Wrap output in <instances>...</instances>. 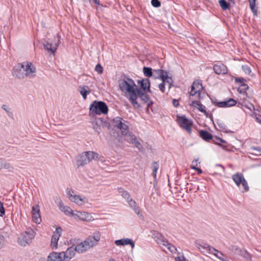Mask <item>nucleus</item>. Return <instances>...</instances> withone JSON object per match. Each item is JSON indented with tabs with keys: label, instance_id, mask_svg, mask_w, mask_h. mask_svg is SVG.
<instances>
[{
	"label": "nucleus",
	"instance_id": "2f4dec72",
	"mask_svg": "<svg viewBox=\"0 0 261 261\" xmlns=\"http://www.w3.org/2000/svg\"><path fill=\"white\" fill-rule=\"evenodd\" d=\"M123 135H124V140L129 143L133 144L135 140H137L135 135L132 132H128V130L124 132Z\"/></svg>",
	"mask_w": 261,
	"mask_h": 261
},
{
	"label": "nucleus",
	"instance_id": "39448f33",
	"mask_svg": "<svg viewBox=\"0 0 261 261\" xmlns=\"http://www.w3.org/2000/svg\"><path fill=\"white\" fill-rule=\"evenodd\" d=\"M67 197L72 202L75 203L76 205L82 206L88 202V200L86 197H82L81 195H76L72 189L67 190Z\"/></svg>",
	"mask_w": 261,
	"mask_h": 261
},
{
	"label": "nucleus",
	"instance_id": "2eb2a0df",
	"mask_svg": "<svg viewBox=\"0 0 261 261\" xmlns=\"http://www.w3.org/2000/svg\"><path fill=\"white\" fill-rule=\"evenodd\" d=\"M146 92H143L141 89L138 88L135 93L137 95V98L138 97H140L144 103L147 104V110H148L149 107L151 105L153 102L150 99L149 96L146 93Z\"/></svg>",
	"mask_w": 261,
	"mask_h": 261
},
{
	"label": "nucleus",
	"instance_id": "a18cd8bd",
	"mask_svg": "<svg viewBox=\"0 0 261 261\" xmlns=\"http://www.w3.org/2000/svg\"><path fill=\"white\" fill-rule=\"evenodd\" d=\"M256 0H249L250 9L254 13H256V10L255 9Z\"/></svg>",
	"mask_w": 261,
	"mask_h": 261
},
{
	"label": "nucleus",
	"instance_id": "58836bf2",
	"mask_svg": "<svg viewBox=\"0 0 261 261\" xmlns=\"http://www.w3.org/2000/svg\"><path fill=\"white\" fill-rule=\"evenodd\" d=\"M32 215L33 221L34 222H35L36 223L40 224L41 222L40 213H37V214L34 213V214H32Z\"/></svg>",
	"mask_w": 261,
	"mask_h": 261
},
{
	"label": "nucleus",
	"instance_id": "7c9ffc66",
	"mask_svg": "<svg viewBox=\"0 0 261 261\" xmlns=\"http://www.w3.org/2000/svg\"><path fill=\"white\" fill-rule=\"evenodd\" d=\"M190 105L193 107L197 109L199 111L203 113L205 115H207V112L205 110L204 106L202 105L200 102L198 101H192Z\"/></svg>",
	"mask_w": 261,
	"mask_h": 261
},
{
	"label": "nucleus",
	"instance_id": "b1692460",
	"mask_svg": "<svg viewBox=\"0 0 261 261\" xmlns=\"http://www.w3.org/2000/svg\"><path fill=\"white\" fill-rule=\"evenodd\" d=\"M58 205L60 210L62 212H64L65 214L71 215L73 210H72V209L70 207L64 205L62 200L60 198L58 199Z\"/></svg>",
	"mask_w": 261,
	"mask_h": 261
},
{
	"label": "nucleus",
	"instance_id": "a19ab883",
	"mask_svg": "<svg viewBox=\"0 0 261 261\" xmlns=\"http://www.w3.org/2000/svg\"><path fill=\"white\" fill-rule=\"evenodd\" d=\"M249 89V87L246 84H241L238 89V91L240 93H244Z\"/></svg>",
	"mask_w": 261,
	"mask_h": 261
},
{
	"label": "nucleus",
	"instance_id": "6ab92c4d",
	"mask_svg": "<svg viewBox=\"0 0 261 261\" xmlns=\"http://www.w3.org/2000/svg\"><path fill=\"white\" fill-rule=\"evenodd\" d=\"M214 103L220 108H227L234 106L237 103V101L233 98H229L226 101L221 102L215 101Z\"/></svg>",
	"mask_w": 261,
	"mask_h": 261
},
{
	"label": "nucleus",
	"instance_id": "0eeeda50",
	"mask_svg": "<svg viewBox=\"0 0 261 261\" xmlns=\"http://www.w3.org/2000/svg\"><path fill=\"white\" fill-rule=\"evenodd\" d=\"M21 67L24 69L25 77L32 79L36 76V69L31 62H24L21 63Z\"/></svg>",
	"mask_w": 261,
	"mask_h": 261
},
{
	"label": "nucleus",
	"instance_id": "1a4fd4ad",
	"mask_svg": "<svg viewBox=\"0 0 261 261\" xmlns=\"http://www.w3.org/2000/svg\"><path fill=\"white\" fill-rule=\"evenodd\" d=\"M71 216H73L74 219H79L82 221L90 222L94 220L92 216L90 213L86 212L73 211Z\"/></svg>",
	"mask_w": 261,
	"mask_h": 261
},
{
	"label": "nucleus",
	"instance_id": "4d7b16f0",
	"mask_svg": "<svg viewBox=\"0 0 261 261\" xmlns=\"http://www.w3.org/2000/svg\"><path fill=\"white\" fill-rule=\"evenodd\" d=\"M198 161V159H196V160H194L193 161L192 164V165L191 166V168L192 169L196 170V169L197 168H196L197 166H195V165H194V164H195V162H197Z\"/></svg>",
	"mask_w": 261,
	"mask_h": 261
},
{
	"label": "nucleus",
	"instance_id": "e433bc0d",
	"mask_svg": "<svg viewBox=\"0 0 261 261\" xmlns=\"http://www.w3.org/2000/svg\"><path fill=\"white\" fill-rule=\"evenodd\" d=\"M163 245L166 246L167 249L172 253H175L177 251V249L175 246L171 243H169L168 241L166 243H164Z\"/></svg>",
	"mask_w": 261,
	"mask_h": 261
},
{
	"label": "nucleus",
	"instance_id": "13d9d810",
	"mask_svg": "<svg viewBox=\"0 0 261 261\" xmlns=\"http://www.w3.org/2000/svg\"><path fill=\"white\" fill-rule=\"evenodd\" d=\"M213 254H214L215 255H216L219 259H221V256H223V254L221 252H219V251H218V252H215V253H213Z\"/></svg>",
	"mask_w": 261,
	"mask_h": 261
},
{
	"label": "nucleus",
	"instance_id": "393cba45",
	"mask_svg": "<svg viewBox=\"0 0 261 261\" xmlns=\"http://www.w3.org/2000/svg\"><path fill=\"white\" fill-rule=\"evenodd\" d=\"M115 244L117 246H123L129 244L132 248L135 247V243L132 240L126 238L116 240Z\"/></svg>",
	"mask_w": 261,
	"mask_h": 261
},
{
	"label": "nucleus",
	"instance_id": "4c0bfd02",
	"mask_svg": "<svg viewBox=\"0 0 261 261\" xmlns=\"http://www.w3.org/2000/svg\"><path fill=\"white\" fill-rule=\"evenodd\" d=\"M219 3L221 8L224 10H226L229 8V5L225 0H219Z\"/></svg>",
	"mask_w": 261,
	"mask_h": 261
},
{
	"label": "nucleus",
	"instance_id": "69168bd1",
	"mask_svg": "<svg viewBox=\"0 0 261 261\" xmlns=\"http://www.w3.org/2000/svg\"><path fill=\"white\" fill-rule=\"evenodd\" d=\"M198 163L199 164L200 163H199V162H198V161L197 162H195L194 165H195V166H197V165H198Z\"/></svg>",
	"mask_w": 261,
	"mask_h": 261
},
{
	"label": "nucleus",
	"instance_id": "de8ad7c7",
	"mask_svg": "<svg viewBox=\"0 0 261 261\" xmlns=\"http://www.w3.org/2000/svg\"><path fill=\"white\" fill-rule=\"evenodd\" d=\"M133 144H135V146L139 149V151H144V148L142 146L141 143L137 141V140H135Z\"/></svg>",
	"mask_w": 261,
	"mask_h": 261
},
{
	"label": "nucleus",
	"instance_id": "603ef678",
	"mask_svg": "<svg viewBox=\"0 0 261 261\" xmlns=\"http://www.w3.org/2000/svg\"><path fill=\"white\" fill-rule=\"evenodd\" d=\"M151 4L156 8L159 7L161 6V3L159 0H151Z\"/></svg>",
	"mask_w": 261,
	"mask_h": 261
},
{
	"label": "nucleus",
	"instance_id": "f03ea898",
	"mask_svg": "<svg viewBox=\"0 0 261 261\" xmlns=\"http://www.w3.org/2000/svg\"><path fill=\"white\" fill-rule=\"evenodd\" d=\"M98 154L92 151H85L77 154L75 157V165L77 168L84 167L92 160L98 159Z\"/></svg>",
	"mask_w": 261,
	"mask_h": 261
},
{
	"label": "nucleus",
	"instance_id": "9d476101",
	"mask_svg": "<svg viewBox=\"0 0 261 261\" xmlns=\"http://www.w3.org/2000/svg\"><path fill=\"white\" fill-rule=\"evenodd\" d=\"M101 233L99 231H95L92 236H89L85 240V243H87V246L90 249L97 245L98 242L100 240Z\"/></svg>",
	"mask_w": 261,
	"mask_h": 261
},
{
	"label": "nucleus",
	"instance_id": "412c9836",
	"mask_svg": "<svg viewBox=\"0 0 261 261\" xmlns=\"http://www.w3.org/2000/svg\"><path fill=\"white\" fill-rule=\"evenodd\" d=\"M213 70L217 74H225L227 72V67L221 63L215 64Z\"/></svg>",
	"mask_w": 261,
	"mask_h": 261
},
{
	"label": "nucleus",
	"instance_id": "37998d69",
	"mask_svg": "<svg viewBox=\"0 0 261 261\" xmlns=\"http://www.w3.org/2000/svg\"><path fill=\"white\" fill-rule=\"evenodd\" d=\"M163 72V70L155 69L153 71V75H154L155 78H160Z\"/></svg>",
	"mask_w": 261,
	"mask_h": 261
},
{
	"label": "nucleus",
	"instance_id": "c03bdc74",
	"mask_svg": "<svg viewBox=\"0 0 261 261\" xmlns=\"http://www.w3.org/2000/svg\"><path fill=\"white\" fill-rule=\"evenodd\" d=\"M160 79H162V80L163 81V82H167V83H169V84H170V83L172 81L171 79L169 78L168 74H166V75H164V74H163V73L162 74Z\"/></svg>",
	"mask_w": 261,
	"mask_h": 261
},
{
	"label": "nucleus",
	"instance_id": "4be33fe9",
	"mask_svg": "<svg viewBox=\"0 0 261 261\" xmlns=\"http://www.w3.org/2000/svg\"><path fill=\"white\" fill-rule=\"evenodd\" d=\"M199 249L201 251L204 253H215V252H217L218 251L215 249L213 247H210L208 245L206 244H202L199 245Z\"/></svg>",
	"mask_w": 261,
	"mask_h": 261
},
{
	"label": "nucleus",
	"instance_id": "f704fd0d",
	"mask_svg": "<svg viewBox=\"0 0 261 261\" xmlns=\"http://www.w3.org/2000/svg\"><path fill=\"white\" fill-rule=\"evenodd\" d=\"M143 72L144 75L147 77H150L153 75V71L150 67H144Z\"/></svg>",
	"mask_w": 261,
	"mask_h": 261
},
{
	"label": "nucleus",
	"instance_id": "6e6552de",
	"mask_svg": "<svg viewBox=\"0 0 261 261\" xmlns=\"http://www.w3.org/2000/svg\"><path fill=\"white\" fill-rule=\"evenodd\" d=\"M112 125L121 130L122 134L128 129V122L120 117H116L113 119Z\"/></svg>",
	"mask_w": 261,
	"mask_h": 261
},
{
	"label": "nucleus",
	"instance_id": "cd10ccee",
	"mask_svg": "<svg viewBox=\"0 0 261 261\" xmlns=\"http://www.w3.org/2000/svg\"><path fill=\"white\" fill-rule=\"evenodd\" d=\"M2 169H6L9 172H12L14 170V167L10 163L0 158V170Z\"/></svg>",
	"mask_w": 261,
	"mask_h": 261
},
{
	"label": "nucleus",
	"instance_id": "ea45409f",
	"mask_svg": "<svg viewBox=\"0 0 261 261\" xmlns=\"http://www.w3.org/2000/svg\"><path fill=\"white\" fill-rule=\"evenodd\" d=\"M119 192L121 194V196L126 200H128L130 198L129 194L122 188L119 189Z\"/></svg>",
	"mask_w": 261,
	"mask_h": 261
},
{
	"label": "nucleus",
	"instance_id": "49530a36",
	"mask_svg": "<svg viewBox=\"0 0 261 261\" xmlns=\"http://www.w3.org/2000/svg\"><path fill=\"white\" fill-rule=\"evenodd\" d=\"M242 69L246 74H249L251 72L250 68L247 65H242Z\"/></svg>",
	"mask_w": 261,
	"mask_h": 261
},
{
	"label": "nucleus",
	"instance_id": "dca6fc26",
	"mask_svg": "<svg viewBox=\"0 0 261 261\" xmlns=\"http://www.w3.org/2000/svg\"><path fill=\"white\" fill-rule=\"evenodd\" d=\"M62 229L61 227H57L51 237L50 246L53 249H56L58 247V242L61 236Z\"/></svg>",
	"mask_w": 261,
	"mask_h": 261
},
{
	"label": "nucleus",
	"instance_id": "423d86ee",
	"mask_svg": "<svg viewBox=\"0 0 261 261\" xmlns=\"http://www.w3.org/2000/svg\"><path fill=\"white\" fill-rule=\"evenodd\" d=\"M91 122L93 129L98 134L101 132V127L109 129L111 126L110 123L102 118H95Z\"/></svg>",
	"mask_w": 261,
	"mask_h": 261
},
{
	"label": "nucleus",
	"instance_id": "aec40b11",
	"mask_svg": "<svg viewBox=\"0 0 261 261\" xmlns=\"http://www.w3.org/2000/svg\"><path fill=\"white\" fill-rule=\"evenodd\" d=\"M127 201L129 206L134 210L135 213H136L141 219H143V216L141 214L140 207L138 206L136 201L130 197L128 200H127Z\"/></svg>",
	"mask_w": 261,
	"mask_h": 261
},
{
	"label": "nucleus",
	"instance_id": "8fccbe9b",
	"mask_svg": "<svg viewBox=\"0 0 261 261\" xmlns=\"http://www.w3.org/2000/svg\"><path fill=\"white\" fill-rule=\"evenodd\" d=\"M95 70L99 74H101L103 72V67L101 66L100 64H98L96 65Z\"/></svg>",
	"mask_w": 261,
	"mask_h": 261
},
{
	"label": "nucleus",
	"instance_id": "6e6d98bb",
	"mask_svg": "<svg viewBox=\"0 0 261 261\" xmlns=\"http://www.w3.org/2000/svg\"><path fill=\"white\" fill-rule=\"evenodd\" d=\"M172 104L174 107L177 108L179 106L178 100L176 99H173Z\"/></svg>",
	"mask_w": 261,
	"mask_h": 261
},
{
	"label": "nucleus",
	"instance_id": "e2e57ef3",
	"mask_svg": "<svg viewBox=\"0 0 261 261\" xmlns=\"http://www.w3.org/2000/svg\"><path fill=\"white\" fill-rule=\"evenodd\" d=\"M163 74H164V75H166V74H168L167 72L163 70Z\"/></svg>",
	"mask_w": 261,
	"mask_h": 261
},
{
	"label": "nucleus",
	"instance_id": "f8f14e48",
	"mask_svg": "<svg viewBox=\"0 0 261 261\" xmlns=\"http://www.w3.org/2000/svg\"><path fill=\"white\" fill-rule=\"evenodd\" d=\"M177 121L180 126L185 130H186L189 134L191 133V126L192 125V122L188 119L185 116L178 117Z\"/></svg>",
	"mask_w": 261,
	"mask_h": 261
},
{
	"label": "nucleus",
	"instance_id": "c756f323",
	"mask_svg": "<svg viewBox=\"0 0 261 261\" xmlns=\"http://www.w3.org/2000/svg\"><path fill=\"white\" fill-rule=\"evenodd\" d=\"M236 253L239 254L247 260H251V255L247 250L236 248Z\"/></svg>",
	"mask_w": 261,
	"mask_h": 261
},
{
	"label": "nucleus",
	"instance_id": "7ed1b4c3",
	"mask_svg": "<svg viewBox=\"0 0 261 261\" xmlns=\"http://www.w3.org/2000/svg\"><path fill=\"white\" fill-rule=\"evenodd\" d=\"M108 108L106 103L101 101H94L89 107V116L94 118L96 115L107 114Z\"/></svg>",
	"mask_w": 261,
	"mask_h": 261
},
{
	"label": "nucleus",
	"instance_id": "f257e3e1",
	"mask_svg": "<svg viewBox=\"0 0 261 261\" xmlns=\"http://www.w3.org/2000/svg\"><path fill=\"white\" fill-rule=\"evenodd\" d=\"M119 87L125 95H128V99L135 108H140V105L137 101V95L135 93L138 87L132 79L124 76L119 80Z\"/></svg>",
	"mask_w": 261,
	"mask_h": 261
},
{
	"label": "nucleus",
	"instance_id": "bb28decb",
	"mask_svg": "<svg viewBox=\"0 0 261 261\" xmlns=\"http://www.w3.org/2000/svg\"><path fill=\"white\" fill-rule=\"evenodd\" d=\"M138 83L140 84L141 88L143 90L144 92H151L150 89V81L148 79H143L141 81H138Z\"/></svg>",
	"mask_w": 261,
	"mask_h": 261
},
{
	"label": "nucleus",
	"instance_id": "20e7f679",
	"mask_svg": "<svg viewBox=\"0 0 261 261\" xmlns=\"http://www.w3.org/2000/svg\"><path fill=\"white\" fill-rule=\"evenodd\" d=\"M35 234V232L33 229H28L19 236L18 238V243L22 246H25L31 243Z\"/></svg>",
	"mask_w": 261,
	"mask_h": 261
},
{
	"label": "nucleus",
	"instance_id": "f3484780",
	"mask_svg": "<svg viewBox=\"0 0 261 261\" xmlns=\"http://www.w3.org/2000/svg\"><path fill=\"white\" fill-rule=\"evenodd\" d=\"M75 252L74 245L69 247L65 251L61 252L62 255H63V260L70 261L75 256Z\"/></svg>",
	"mask_w": 261,
	"mask_h": 261
},
{
	"label": "nucleus",
	"instance_id": "864d4df0",
	"mask_svg": "<svg viewBox=\"0 0 261 261\" xmlns=\"http://www.w3.org/2000/svg\"><path fill=\"white\" fill-rule=\"evenodd\" d=\"M5 214V209L3 206V203L0 201V216H3Z\"/></svg>",
	"mask_w": 261,
	"mask_h": 261
},
{
	"label": "nucleus",
	"instance_id": "c85d7f7f",
	"mask_svg": "<svg viewBox=\"0 0 261 261\" xmlns=\"http://www.w3.org/2000/svg\"><path fill=\"white\" fill-rule=\"evenodd\" d=\"M74 248L75 251L79 253H82L90 249L87 243H85V241L76 246H74Z\"/></svg>",
	"mask_w": 261,
	"mask_h": 261
},
{
	"label": "nucleus",
	"instance_id": "338daca9",
	"mask_svg": "<svg viewBox=\"0 0 261 261\" xmlns=\"http://www.w3.org/2000/svg\"><path fill=\"white\" fill-rule=\"evenodd\" d=\"M229 1H231V2H232L233 4L234 3V0H229Z\"/></svg>",
	"mask_w": 261,
	"mask_h": 261
},
{
	"label": "nucleus",
	"instance_id": "473e14b6",
	"mask_svg": "<svg viewBox=\"0 0 261 261\" xmlns=\"http://www.w3.org/2000/svg\"><path fill=\"white\" fill-rule=\"evenodd\" d=\"M79 91L80 94L82 95V97L84 99H86L87 98V95L90 94V93L89 88L87 86H80Z\"/></svg>",
	"mask_w": 261,
	"mask_h": 261
},
{
	"label": "nucleus",
	"instance_id": "5fc2aeb1",
	"mask_svg": "<svg viewBox=\"0 0 261 261\" xmlns=\"http://www.w3.org/2000/svg\"><path fill=\"white\" fill-rule=\"evenodd\" d=\"M165 82H163L159 85V88L162 91V92H164L165 87Z\"/></svg>",
	"mask_w": 261,
	"mask_h": 261
},
{
	"label": "nucleus",
	"instance_id": "9b49d317",
	"mask_svg": "<svg viewBox=\"0 0 261 261\" xmlns=\"http://www.w3.org/2000/svg\"><path fill=\"white\" fill-rule=\"evenodd\" d=\"M232 178L238 186H240V185L242 184L245 191L247 192L249 191V187L247 182L242 173H237L233 174L232 176Z\"/></svg>",
	"mask_w": 261,
	"mask_h": 261
},
{
	"label": "nucleus",
	"instance_id": "c9c22d12",
	"mask_svg": "<svg viewBox=\"0 0 261 261\" xmlns=\"http://www.w3.org/2000/svg\"><path fill=\"white\" fill-rule=\"evenodd\" d=\"M159 165L156 162H153L151 165V168L152 169V175L154 178H156V172L159 169Z\"/></svg>",
	"mask_w": 261,
	"mask_h": 261
},
{
	"label": "nucleus",
	"instance_id": "09e8293b",
	"mask_svg": "<svg viewBox=\"0 0 261 261\" xmlns=\"http://www.w3.org/2000/svg\"><path fill=\"white\" fill-rule=\"evenodd\" d=\"M34 213H40V206H39V205H36L35 206H33L32 207V214H34Z\"/></svg>",
	"mask_w": 261,
	"mask_h": 261
},
{
	"label": "nucleus",
	"instance_id": "bf43d9fd",
	"mask_svg": "<svg viewBox=\"0 0 261 261\" xmlns=\"http://www.w3.org/2000/svg\"><path fill=\"white\" fill-rule=\"evenodd\" d=\"M175 260L176 261H186V259L184 256H182V257L178 256L175 258Z\"/></svg>",
	"mask_w": 261,
	"mask_h": 261
},
{
	"label": "nucleus",
	"instance_id": "5701e85b",
	"mask_svg": "<svg viewBox=\"0 0 261 261\" xmlns=\"http://www.w3.org/2000/svg\"><path fill=\"white\" fill-rule=\"evenodd\" d=\"M24 71V69L21 67V64H20L19 65L14 68L13 74L19 79H23L25 77Z\"/></svg>",
	"mask_w": 261,
	"mask_h": 261
},
{
	"label": "nucleus",
	"instance_id": "72a5a7b5",
	"mask_svg": "<svg viewBox=\"0 0 261 261\" xmlns=\"http://www.w3.org/2000/svg\"><path fill=\"white\" fill-rule=\"evenodd\" d=\"M199 136L205 141H208L211 140L213 138V136L211 134L206 130H201L199 132Z\"/></svg>",
	"mask_w": 261,
	"mask_h": 261
},
{
	"label": "nucleus",
	"instance_id": "3c124183",
	"mask_svg": "<svg viewBox=\"0 0 261 261\" xmlns=\"http://www.w3.org/2000/svg\"><path fill=\"white\" fill-rule=\"evenodd\" d=\"M235 82L237 83H241V84H246V80L244 79L243 77H236L235 78Z\"/></svg>",
	"mask_w": 261,
	"mask_h": 261
},
{
	"label": "nucleus",
	"instance_id": "a211bd4d",
	"mask_svg": "<svg viewBox=\"0 0 261 261\" xmlns=\"http://www.w3.org/2000/svg\"><path fill=\"white\" fill-rule=\"evenodd\" d=\"M152 238L160 244L164 245L167 242V240L161 233L158 231L153 230L151 231Z\"/></svg>",
	"mask_w": 261,
	"mask_h": 261
},
{
	"label": "nucleus",
	"instance_id": "680f3d73",
	"mask_svg": "<svg viewBox=\"0 0 261 261\" xmlns=\"http://www.w3.org/2000/svg\"><path fill=\"white\" fill-rule=\"evenodd\" d=\"M248 109H249L250 110H252V109H254V106L252 104H250V106L248 107Z\"/></svg>",
	"mask_w": 261,
	"mask_h": 261
},
{
	"label": "nucleus",
	"instance_id": "79ce46f5",
	"mask_svg": "<svg viewBox=\"0 0 261 261\" xmlns=\"http://www.w3.org/2000/svg\"><path fill=\"white\" fill-rule=\"evenodd\" d=\"M2 108L6 111L8 115L10 117H12L13 116V113L11 111V109L6 105H3L2 106Z\"/></svg>",
	"mask_w": 261,
	"mask_h": 261
},
{
	"label": "nucleus",
	"instance_id": "4468645a",
	"mask_svg": "<svg viewBox=\"0 0 261 261\" xmlns=\"http://www.w3.org/2000/svg\"><path fill=\"white\" fill-rule=\"evenodd\" d=\"M202 84L198 81H194L191 86V90L190 94L191 96H196L199 97L200 95V92L202 90Z\"/></svg>",
	"mask_w": 261,
	"mask_h": 261
},
{
	"label": "nucleus",
	"instance_id": "ddd939ff",
	"mask_svg": "<svg viewBox=\"0 0 261 261\" xmlns=\"http://www.w3.org/2000/svg\"><path fill=\"white\" fill-rule=\"evenodd\" d=\"M57 42L54 44H52L47 41H44L43 42V46L44 49L51 54H54L57 49L59 44L60 42V37L59 35H57Z\"/></svg>",
	"mask_w": 261,
	"mask_h": 261
},
{
	"label": "nucleus",
	"instance_id": "a878e982",
	"mask_svg": "<svg viewBox=\"0 0 261 261\" xmlns=\"http://www.w3.org/2000/svg\"><path fill=\"white\" fill-rule=\"evenodd\" d=\"M47 261H64L61 253L51 252L47 257Z\"/></svg>",
	"mask_w": 261,
	"mask_h": 261
},
{
	"label": "nucleus",
	"instance_id": "052dcab7",
	"mask_svg": "<svg viewBox=\"0 0 261 261\" xmlns=\"http://www.w3.org/2000/svg\"><path fill=\"white\" fill-rule=\"evenodd\" d=\"M195 170L197 171L198 173L199 174H201L202 172V170L200 168H197Z\"/></svg>",
	"mask_w": 261,
	"mask_h": 261
},
{
	"label": "nucleus",
	"instance_id": "0e129e2a",
	"mask_svg": "<svg viewBox=\"0 0 261 261\" xmlns=\"http://www.w3.org/2000/svg\"><path fill=\"white\" fill-rule=\"evenodd\" d=\"M219 140H220V142H221V143H224V142H225V141L221 139H219Z\"/></svg>",
	"mask_w": 261,
	"mask_h": 261
}]
</instances>
